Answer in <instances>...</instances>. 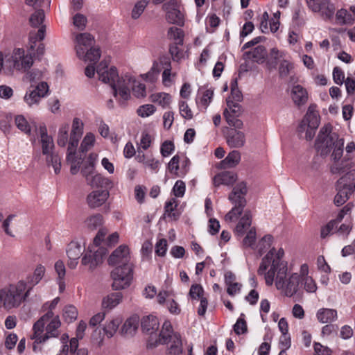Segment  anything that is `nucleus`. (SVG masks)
Masks as SVG:
<instances>
[{
  "instance_id": "de8ad7c7",
  "label": "nucleus",
  "mask_w": 355,
  "mask_h": 355,
  "mask_svg": "<svg viewBox=\"0 0 355 355\" xmlns=\"http://www.w3.org/2000/svg\"><path fill=\"white\" fill-rule=\"evenodd\" d=\"M78 317L77 309L73 305H67L63 309V318L67 322H71Z\"/></svg>"
},
{
  "instance_id": "a211bd4d",
  "label": "nucleus",
  "mask_w": 355,
  "mask_h": 355,
  "mask_svg": "<svg viewBox=\"0 0 355 355\" xmlns=\"http://www.w3.org/2000/svg\"><path fill=\"white\" fill-rule=\"evenodd\" d=\"M245 135L236 129H230L226 135V142L230 148H239L245 144Z\"/></svg>"
},
{
  "instance_id": "423d86ee",
  "label": "nucleus",
  "mask_w": 355,
  "mask_h": 355,
  "mask_svg": "<svg viewBox=\"0 0 355 355\" xmlns=\"http://www.w3.org/2000/svg\"><path fill=\"white\" fill-rule=\"evenodd\" d=\"M40 141L42 144V154L46 155L47 165L52 166L55 174H58L61 169V161L59 155L53 152L54 143L53 138L48 135L46 127H40Z\"/></svg>"
},
{
  "instance_id": "c03bdc74",
  "label": "nucleus",
  "mask_w": 355,
  "mask_h": 355,
  "mask_svg": "<svg viewBox=\"0 0 355 355\" xmlns=\"http://www.w3.org/2000/svg\"><path fill=\"white\" fill-rule=\"evenodd\" d=\"M35 10V12L31 15L29 21L32 26L39 27L40 25H42L45 15L43 8Z\"/></svg>"
},
{
  "instance_id": "0eeeda50",
  "label": "nucleus",
  "mask_w": 355,
  "mask_h": 355,
  "mask_svg": "<svg viewBox=\"0 0 355 355\" xmlns=\"http://www.w3.org/2000/svg\"><path fill=\"white\" fill-rule=\"evenodd\" d=\"M340 139L337 133L332 132L331 125L327 124L320 130L315 146L322 155L325 156L330 153L336 143Z\"/></svg>"
},
{
  "instance_id": "4468645a",
  "label": "nucleus",
  "mask_w": 355,
  "mask_h": 355,
  "mask_svg": "<svg viewBox=\"0 0 355 355\" xmlns=\"http://www.w3.org/2000/svg\"><path fill=\"white\" fill-rule=\"evenodd\" d=\"M129 248L125 245L118 247L110 256L108 263L111 266L125 267V266H132L130 263Z\"/></svg>"
},
{
  "instance_id": "412c9836",
  "label": "nucleus",
  "mask_w": 355,
  "mask_h": 355,
  "mask_svg": "<svg viewBox=\"0 0 355 355\" xmlns=\"http://www.w3.org/2000/svg\"><path fill=\"white\" fill-rule=\"evenodd\" d=\"M77 147H71L68 145L67 161L70 164V172L75 175L79 171L80 164L83 162L84 156L82 155H77L76 150Z\"/></svg>"
},
{
  "instance_id": "680f3d73",
  "label": "nucleus",
  "mask_w": 355,
  "mask_h": 355,
  "mask_svg": "<svg viewBox=\"0 0 355 355\" xmlns=\"http://www.w3.org/2000/svg\"><path fill=\"white\" fill-rule=\"evenodd\" d=\"M180 113L181 116L186 119H191L193 117V113L188 104L185 101H180L179 104Z\"/></svg>"
},
{
  "instance_id": "864d4df0",
  "label": "nucleus",
  "mask_w": 355,
  "mask_h": 355,
  "mask_svg": "<svg viewBox=\"0 0 355 355\" xmlns=\"http://www.w3.org/2000/svg\"><path fill=\"white\" fill-rule=\"evenodd\" d=\"M204 290L201 285L200 284H193L191 285L189 290V296L193 300H200L201 297H205L203 296Z\"/></svg>"
},
{
  "instance_id": "a878e982",
  "label": "nucleus",
  "mask_w": 355,
  "mask_h": 355,
  "mask_svg": "<svg viewBox=\"0 0 355 355\" xmlns=\"http://www.w3.org/2000/svg\"><path fill=\"white\" fill-rule=\"evenodd\" d=\"M122 299L121 293H111L103 298L101 306L103 309L111 310L119 304Z\"/></svg>"
},
{
  "instance_id": "a18cd8bd",
  "label": "nucleus",
  "mask_w": 355,
  "mask_h": 355,
  "mask_svg": "<svg viewBox=\"0 0 355 355\" xmlns=\"http://www.w3.org/2000/svg\"><path fill=\"white\" fill-rule=\"evenodd\" d=\"M132 81L131 83V85H130L129 90L130 91V88H132L133 94L137 98L144 97L146 96L145 85L137 81L132 77Z\"/></svg>"
},
{
  "instance_id": "393cba45",
  "label": "nucleus",
  "mask_w": 355,
  "mask_h": 355,
  "mask_svg": "<svg viewBox=\"0 0 355 355\" xmlns=\"http://www.w3.org/2000/svg\"><path fill=\"white\" fill-rule=\"evenodd\" d=\"M318 320L322 323H331L338 318V313L336 309L321 308L316 313Z\"/></svg>"
},
{
  "instance_id": "b1692460",
  "label": "nucleus",
  "mask_w": 355,
  "mask_h": 355,
  "mask_svg": "<svg viewBox=\"0 0 355 355\" xmlns=\"http://www.w3.org/2000/svg\"><path fill=\"white\" fill-rule=\"evenodd\" d=\"M241 161V153L234 150L228 153L227 157L223 159L218 165L221 169L232 168L236 167Z\"/></svg>"
},
{
  "instance_id": "0e129e2a",
  "label": "nucleus",
  "mask_w": 355,
  "mask_h": 355,
  "mask_svg": "<svg viewBox=\"0 0 355 355\" xmlns=\"http://www.w3.org/2000/svg\"><path fill=\"white\" fill-rule=\"evenodd\" d=\"M234 331L237 335L245 334L248 331L247 324L243 318H239L234 325Z\"/></svg>"
},
{
  "instance_id": "f3484780",
  "label": "nucleus",
  "mask_w": 355,
  "mask_h": 355,
  "mask_svg": "<svg viewBox=\"0 0 355 355\" xmlns=\"http://www.w3.org/2000/svg\"><path fill=\"white\" fill-rule=\"evenodd\" d=\"M108 197L109 192L106 190L93 191L87 195V203L91 209H95L103 205Z\"/></svg>"
},
{
  "instance_id": "338daca9",
  "label": "nucleus",
  "mask_w": 355,
  "mask_h": 355,
  "mask_svg": "<svg viewBox=\"0 0 355 355\" xmlns=\"http://www.w3.org/2000/svg\"><path fill=\"white\" fill-rule=\"evenodd\" d=\"M185 189V183L182 180H178L173 188V194L178 198L182 197L184 194Z\"/></svg>"
},
{
  "instance_id": "ddd939ff",
  "label": "nucleus",
  "mask_w": 355,
  "mask_h": 355,
  "mask_svg": "<svg viewBox=\"0 0 355 355\" xmlns=\"http://www.w3.org/2000/svg\"><path fill=\"white\" fill-rule=\"evenodd\" d=\"M107 253V250L104 247H100L94 252L92 250L86 252L82 258L83 265L88 266L89 269L93 270L97 266L103 262V257Z\"/></svg>"
},
{
  "instance_id": "4be33fe9",
  "label": "nucleus",
  "mask_w": 355,
  "mask_h": 355,
  "mask_svg": "<svg viewBox=\"0 0 355 355\" xmlns=\"http://www.w3.org/2000/svg\"><path fill=\"white\" fill-rule=\"evenodd\" d=\"M83 126L84 124L79 118L73 119L68 144L71 145V148L78 146L79 140L83 134Z\"/></svg>"
},
{
  "instance_id": "5fc2aeb1",
  "label": "nucleus",
  "mask_w": 355,
  "mask_h": 355,
  "mask_svg": "<svg viewBox=\"0 0 355 355\" xmlns=\"http://www.w3.org/2000/svg\"><path fill=\"white\" fill-rule=\"evenodd\" d=\"M176 207L177 202L175 199L173 198L168 202H166L164 206L165 214H166L168 217L176 219L178 216H176V214L173 212Z\"/></svg>"
},
{
  "instance_id": "6ab92c4d",
  "label": "nucleus",
  "mask_w": 355,
  "mask_h": 355,
  "mask_svg": "<svg viewBox=\"0 0 355 355\" xmlns=\"http://www.w3.org/2000/svg\"><path fill=\"white\" fill-rule=\"evenodd\" d=\"M237 180V175L233 171H225L216 174L213 178L214 187L232 186Z\"/></svg>"
},
{
  "instance_id": "3c124183",
  "label": "nucleus",
  "mask_w": 355,
  "mask_h": 355,
  "mask_svg": "<svg viewBox=\"0 0 355 355\" xmlns=\"http://www.w3.org/2000/svg\"><path fill=\"white\" fill-rule=\"evenodd\" d=\"M15 124L17 127L22 132L26 134L31 133V125H29L27 120L22 115H18L15 117Z\"/></svg>"
},
{
  "instance_id": "69168bd1",
  "label": "nucleus",
  "mask_w": 355,
  "mask_h": 355,
  "mask_svg": "<svg viewBox=\"0 0 355 355\" xmlns=\"http://www.w3.org/2000/svg\"><path fill=\"white\" fill-rule=\"evenodd\" d=\"M87 23V18L82 14H76L73 18V25L79 30L83 31Z\"/></svg>"
},
{
  "instance_id": "6e6d98bb",
  "label": "nucleus",
  "mask_w": 355,
  "mask_h": 355,
  "mask_svg": "<svg viewBox=\"0 0 355 355\" xmlns=\"http://www.w3.org/2000/svg\"><path fill=\"white\" fill-rule=\"evenodd\" d=\"M227 110H230V113L235 116H239L241 112V107L238 103H234L230 98L227 99Z\"/></svg>"
},
{
  "instance_id": "2f4dec72",
  "label": "nucleus",
  "mask_w": 355,
  "mask_h": 355,
  "mask_svg": "<svg viewBox=\"0 0 355 355\" xmlns=\"http://www.w3.org/2000/svg\"><path fill=\"white\" fill-rule=\"evenodd\" d=\"M84 55H77L79 59L85 62H92L96 63L101 58V49L98 46L93 45L90 48L84 51Z\"/></svg>"
},
{
  "instance_id": "72a5a7b5",
  "label": "nucleus",
  "mask_w": 355,
  "mask_h": 355,
  "mask_svg": "<svg viewBox=\"0 0 355 355\" xmlns=\"http://www.w3.org/2000/svg\"><path fill=\"white\" fill-rule=\"evenodd\" d=\"M251 222L252 216L250 212V211H245L243 216L240 219L235 227V233L238 236H243L245 230L250 226Z\"/></svg>"
},
{
  "instance_id": "7ed1b4c3",
  "label": "nucleus",
  "mask_w": 355,
  "mask_h": 355,
  "mask_svg": "<svg viewBox=\"0 0 355 355\" xmlns=\"http://www.w3.org/2000/svg\"><path fill=\"white\" fill-rule=\"evenodd\" d=\"M60 325L59 317L54 316L53 312L49 311L34 324L33 334L31 338L35 339V343L38 344L44 343L51 338L58 337Z\"/></svg>"
},
{
  "instance_id": "20e7f679",
  "label": "nucleus",
  "mask_w": 355,
  "mask_h": 355,
  "mask_svg": "<svg viewBox=\"0 0 355 355\" xmlns=\"http://www.w3.org/2000/svg\"><path fill=\"white\" fill-rule=\"evenodd\" d=\"M26 289L24 280L0 288V311L2 309L10 310L19 307L28 297V291H25Z\"/></svg>"
},
{
  "instance_id": "f257e3e1",
  "label": "nucleus",
  "mask_w": 355,
  "mask_h": 355,
  "mask_svg": "<svg viewBox=\"0 0 355 355\" xmlns=\"http://www.w3.org/2000/svg\"><path fill=\"white\" fill-rule=\"evenodd\" d=\"M284 251L282 248L277 250L272 248L262 259L258 269L259 275H264L266 284L272 285L282 290L287 297H292L298 290L300 275L294 272L288 275L287 262L283 259Z\"/></svg>"
},
{
  "instance_id": "4c0bfd02",
  "label": "nucleus",
  "mask_w": 355,
  "mask_h": 355,
  "mask_svg": "<svg viewBox=\"0 0 355 355\" xmlns=\"http://www.w3.org/2000/svg\"><path fill=\"white\" fill-rule=\"evenodd\" d=\"M85 225L87 229L90 230H94L97 227L101 226L103 223V218L102 215L99 214H96L94 215H92L91 216H89L85 220Z\"/></svg>"
},
{
  "instance_id": "e433bc0d",
  "label": "nucleus",
  "mask_w": 355,
  "mask_h": 355,
  "mask_svg": "<svg viewBox=\"0 0 355 355\" xmlns=\"http://www.w3.org/2000/svg\"><path fill=\"white\" fill-rule=\"evenodd\" d=\"M182 352V344L180 336L174 334L172 343L168 348V355H179Z\"/></svg>"
},
{
  "instance_id": "8fccbe9b",
  "label": "nucleus",
  "mask_w": 355,
  "mask_h": 355,
  "mask_svg": "<svg viewBox=\"0 0 355 355\" xmlns=\"http://www.w3.org/2000/svg\"><path fill=\"white\" fill-rule=\"evenodd\" d=\"M148 3V0H141L136 3L134 8L132 10L131 17L133 19H138L141 14L144 12L145 8Z\"/></svg>"
},
{
  "instance_id": "cd10ccee",
  "label": "nucleus",
  "mask_w": 355,
  "mask_h": 355,
  "mask_svg": "<svg viewBox=\"0 0 355 355\" xmlns=\"http://www.w3.org/2000/svg\"><path fill=\"white\" fill-rule=\"evenodd\" d=\"M243 56L245 59L252 60L258 63H262L267 56V51L263 46L259 45L252 51L245 52Z\"/></svg>"
},
{
  "instance_id": "f03ea898",
  "label": "nucleus",
  "mask_w": 355,
  "mask_h": 355,
  "mask_svg": "<svg viewBox=\"0 0 355 355\" xmlns=\"http://www.w3.org/2000/svg\"><path fill=\"white\" fill-rule=\"evenodd\" d=\"M96 73L100 80L111 86L115 97L119 94L120 103H123L130 98L129 87L132 81L130 75H125L119 78L116 68L115 67L109 68L106 60H102L98 64Z\"/></svg>"
},
{
  "instance_id": "ea45409f",
  "label": "nucleus",
  "mask_w": 355,
  "mask_h": 355,
  "mask_svg": "<svg viewBox=\"0 0 355 355\" xmlns=\"http://www.w3.org/2000/svg\"><path fill=\"white\" fill-rule=\"evenodd\" d=\"M121 322V320L120 318H113L105 324L103 327V331L108 338L114 336Z\"/></svg>"
},
{
  "instance_id": "dca6fc26",
  "label": "nucleus",
  "mask_w": 355,
  "mask_h": 355,
  "mask_svg": "<svg viewBox=\"0 0 355 355\" xmlns=\"http://www.w3.org/2000/svg\"><path fill=\"white\" fill-rule=\"evenodd\" d=\"M76 42L75 49L77 55H84V51L95 44L94 37L87 33L78 34L76 37Z\"/></svg>"
},
{
  "instance_id": "49530a36",
  "label": "nucleus",
  "mask_w": 355,
  "mask_h": 355,
  "mask_svg": "<svg viewBox=\"0 0 355 355\" xmlns=\"http://www.w3.org/2000/svg\"><path fill=\"white\" fill-rule=\"evenodd\" d=\"M223 115L227 121V123L230 126L234 127V129H241L243 128V121L237 119V116L232 115V114L230 113V111H228L227 109H225L224 110Z\"/></svg>"
},
{
  "instance_id": "79ce46f5",
  "label": "nucleus",
  "mask_w": 355,
  "mask_h": 355,
  "mask_svg": "<svg viewBox=\"0 0 355 355\" xmlns=\"http://www.w3.org/2000/svg\"><path fill=\"white\" fill-rule=\"evenodd\" d=\"M94 135L91 132L87 133L80 144V146L79 148L80 153L83 154L87 153L94 146Z\"/></svg>"
},
{
  "instance_id": "f8f14e48",
  "label": "nucleus",
  "mask_w": 355,
  "mask_h": 355,
  "mask_svg": "<svg viewBox=\"0 0 355 355\" xmlns=\"http://www.w3.org/2000/svg\"><path fill=\"white\" fill-rule=\"evenodd\" d=\"M8 61L12 62L13 68L22 71L30 69L33 64L32 57L28 55H25L22 49H15Z\"/></svg>"
},
{
  "instance_id": "37998d69",
  "label": "nucleus",
  "mask_w": 355,
  "mask_h": 355,
  "mask_svg": "<svg viewBox=\"0 0 355 355\" xmlns=\"http://www.w3.org/2000/svg\"><path fill=\"white\" fill-rule=\"evenodd\" d=\"M151 99L153 103H156L163 107L169 105L171 100V96L166 93H157L151 96Z\"/></svg>"
},
{
  "instance_id": "4d7b16f0",
  "label": "nucleus",
  "mask_w": 355,
  "mask_h": 355,
  "mask_svg": "<svg viewBox=\"0 0 355 355\" xmlns=\"http://www.w3.org/2000/svg\"><path fill=\"white\" fill-rule=\"evenodd\" d=\"M155 111V107L153 105L146 104L140 106L137 109V114L139 116L141 117H148L150 115L153 114Z\"/></svg>"
},
{
  "instance_id": "9b49d317",
  "label": "nucleus",
  "mask_w": 355,
  "mask_h": 355,
  "mask_svg": "<svg viewBox=\"0 0 355 355\" xmlns=\"http://www.w3.org/2000/svg\"><path fill=\"white\" fill-rule=\"evenodd\" d=\"M306 2L313 12H320L324 19H332L336 8L330 0H306Z\"/></svg>"
},
{
  "instance_id": "c756f323",
  "label": "nucleus",
  "mask_w": 355,
  "mask_h": 355,
  "mask_svg": "<svg viewBox=\"0 0 355 355\" xmlns=\"http://www.w3.org/2000/svg\"><path fill=\"white\" fill-rule=\"evenodd\" d=\"M138 317L133 316L127 319L121 327V334L125 336H132L138 328Z\"/></svg>"
},
{
  "instance_id": "bf43d9fd",
  "label": "nucleus",
  "mask_w": 355,
  "mask_h": 355,
  "mask_svg": "<svg viewBox=\"0 0 355 355\" xmlns=\"http://www.w3.org/2000/svg\"><path fill=\"white\" fill-rule=\"evenodd\" d=\"M337 227L336 220H331L326 225L321 228L320 236L322 239L326 238L329 236L333 230Z\"/></svg>"
},
{
  "instance_id": "774afa93",
  "label": "nucleus",
  "mask_w": 355,
  "mask_h": 355,
  "mask_svg": "<svg viewBox=\"0 0 355 355\" xmlns=\"http://www.w3.org/2000/svg\"><path fill=\"white\" fill-rule=\"evenodd\" d=\"M338 330V325L329 323L322 328L321 334L323 336H329L334 334L336 335Z\"/></svg>"
},
{
  "instance_id": "f704fd0d",
  "label": "nucleus",
  "mask_w": 355,
  "mask_h": 355,
  "mask_svg": "<svg viewBox=\"0 0 355 355\" xmlns=\"http://www.w3.org/2000/svg\"><path fill=\"white\" fill-rule=\"evenodd\" d=\"M308 127L317 128L320 123L319 116L314 110V107L310 105L304 119Z\"/></svg>"
},
{
  "instance_id": "58836bf2",
  "label": "nucleus",
  "mask_w": 355,
  "mask_h": 355,
  "mask_svg": "<svg viewBox=\"0 0 355 355\" xmlns=\"http://www.w3.org/2000/svg\"><path fill=\"white\" fill-rule=\"evenodd\" d=\"M198 94L202 95L200 98V103L206 109L212 100L214 90L211 89L201 87L198 90Z\"/></svg>"
},
{
  "instance_id": "9d476101",
  "label": "nucleus",
  "mask_w": 355,
  "mask_h": 355,
  "mask_svg": "<svg viewBox=\"0 0 355 355\" xmlns=\"http://www.w3.org/2000/svg\"><path fill=\"white\" fill-rule=\"evenodd\" d=\"M337 194L334 198V204L339 207L343 205L354 193L355 190V184L349 182L347 176L340 178L336 183Z\"/></svg>"
},
{
  "instance_id": "1a4fd4ad",
  "label": "nucleus",
  "mask_w": 355,
  "mask_h": 355,
  "mask_svg": "<svg viewBox=\"0 0 355 355\" xmlns=\"http://www.w3.org/2000/svg\"><path fill=\"white\" fill-rule=\"evenodd\" d=\"M162 8L166 12V19L168 23L180 26L184 25V16L180 10V4L177 0H169L164 3Z\"/></svg>"
},
{
  "instance_id": "e2e57ef3",
  "label": "nucleus",
  "mask_w": 355,
  "mask_h": 355,
  "mask_svg": "<svg viewBox=\"0 0 355 355\" xmlns=\"http://www.w3.org/2000/svg\"><path fill=\"white\" fill-rule=\"evenodd\" d=\"M256 241V230L252 228L243 240V244L245 247H252Z\"/></svg>"
},
{
  "instance_id": "603ef678",
  "label": "nucleus",
  "mask_w": 355,
  "mask_h": 355,
  "mask_svg": "<svg viewBox=\"0 0 355 355\" xmlns=\"http://www.w3.org/2000/svg\"><path fill=\"white\" fill-rule=\"evenodd\" d=\"M343 146L344 139H340L333 147L334 150L331 154V157L335 162H338L342 157L343 153Z\"/></svg>"
},
{
  "instance_id": "39448f33",
  "label": "nucleus",
  "mask_w": 355,
  "mask_h": 355,
  "mask_svg": "<svg viewBox=\"0 0 355 355\" xmlns=\"http://www.w3.org/2000/svg\"><path fill=\"white\" fill-rule=\"evenodd\" d=\"M247 192L248 189L245 182H239L233 188L232 192L228 196V199L234 205V207L225 215V220H235L241 215L243 208L245 207L247 203L245 200Z\"/></svg>"
},
{
  "instance_id": "09e8293b",
  "label": "nucleus",
  "mask_w": 355,
  "mask_h": 355,
  "mask_svg": "<svg viewBox=\"0 0 355 355\" xmlns=\"http://www.w3.org/2000/svg\"><path fill=\"white\" fill-rule=\"evenodd\" d=\"M336 18L340 24H349L353 21L352 15L345 9L338 10L336 14Z\"/></svg>"
},
{
  "instance_id": "052dcab7",
  "label": "nucleus",
  "mask_w": 355,
  "mask_h": 355,
  "mask_svg": "<svg viewBox=\"0 0 355 355\" xmlns=\"http://www.w3.org/2000/svg\"><path fill=\"white\" fill-rule=\"evenodd\" d=\"M293 67L291 63L288 62L287 60H283L279 68V73L281 78H285L287 77L290 71L293 69Z\"/></svg>"
},
{
  "instance_id": "a19ab883",
  "label": "nucleus",
  "mask_w": 355,
  "mask_h": 355,
  "mask_svg": "<svg viewBox=\"0 0 355 355\" xmlns=\"http://www.w3.org/2000/svg\"><path fill=\"white\" fill-rule=\"evenodd\" d=\"M183 31L178 27H171L168 31V37L175 42L176 44H183Z\"/></svg>"
},
{
  "instance_id": "6e6552de",
  "label": "nucleus",
  "mask_w": 355,
  "mask_h": 355,
  "mask_svg": "<svg viewBox=\"0 0 355 355\" xmlns=\"http://www.w3.org/2000/svg\"><path fill=\"white\" fill-rule=\"evenodd\" d=\"M113 290L118 291L129 287L133 279V268L132 266L116 267L111 272Z\"/></svg>"
},
{
  "instance_id": "aec40b11",
  "label": "nucleus",
  "mask_w": 355,
  "mask_h": 355,
  "mask_svg": "<svg viewBox=\"0 0 355 355\" xmlns=\"http://www.w3.org/2000/svg\"><path fill=\"white\" fill-rule=\"evenodd\" d=\"M83 254L80 244L77 242H71L67 248V254L69 258L68 266L74 269L77 264L78 260Z\"/></svg>"
},
{
  "instance_id": "473e14b6",
  "label": "nucleus",
  "mask_w": 355,
  "mask_h": 355,
  "mask_svg": "<svg viewBox=\"0 0 355 355\" xmlns=\"http://www.w3.org/2000/svg\"><path fill=\"white\" fill-rule=\"evenodd\" d=\"M173 329L169 321H165L162 325V330L159 333V337L157 341L159 344H165L168 342L169 339L173 340Z\"/></svg>"
},
{
  "instance_id": "2eb2a0df",
  "label": "nucleus",
  "mask_w": 355,
  "mask_h": 355,
  "mask_svg": "<svg viewBox=\"0 0 355 355\" xmlns=\"http://www.w3.org/2000/svg\"><path fill=\"white\" fill-rule=\"evenodd\" d=\"M49 92V85L46 82L40 83L35 89L27 92L24 99L28 106L38 105L40 100L45 97Z\"/></svg>"
},
{
  "instance_id": "c85d7f7f",
  "label": "nucleus",
  "mask_w": 355,
  "mask_h": 355,
  "mask_svg": "<svg viewBox=\"0 0 355 355\" xmlns=\"http://www.w3.org/2000/svg\"><path fill=\"white\" fill-rule=\"evenodd\" d=\"M291 98L295 105H304L308 100L306 90L300 85H295L291 90Z\"/></svg>"
},
{
  "instance_id": "7c9ffc66",
  "label": "nucleus",
  "mask_w": 355,
  "mask_h": 355,
  "mask_svg": "<svg viewBox=\"0 0 355 355\" xmlns=\"http://www.w3.org/2000/svg\"><path fill=\"white\" fill-rule=\"evenodd\" d=\"M86 182L87 184L92 187L110 188L112 187V182L101 174H94L91 178H87Z\"/></svg>"
},
{
  "instance_id": "13d9d810",
  "label": "nucleus",
  "mask_w": 355,
  "mask_h": 355,
  "mask_svg": "<svg viewBox=\"0 0 355 355\" xmlns=\"http://www.w3.org/2000/svg\"><path fill=\"white\" fill-rule=\"evenodd\" d=\"M304 282V287L308 293H315L317 290V285L312 277L309 276L304 277L302 279Z\"/></svg>"
},
{
  "instance_id": "5701e85b",
  "label": "nucleus",
  "mask_w": 355,
  "mask_h": 355,
  "mask_svg": "<svg viewBox=\"0 0 355 355\" xmlns=\"http://www.w3.org/2000/svg\"><path fill=\"white\" fill-rule=\"evenodd\" d=\"M45 267L39 264L35 269L33 274L27 277L26 281L24 282L26 283V289L25 291H28V296L33 288L42 280L45 274Z\"/></svg>"
},
{
  "instance_id": "bb28decb",
  "label": "nucleus",
  "mask_w": 355,
  "mask_h": 355,
  "mask_svg": "<svg viewBox=\"0 0 355 355\" xmlns=\"http://www.w3.org/2000/svg\"><path fill=\"white\" fill-rule=\"evenodd\" d=\"M159 325L158 319L153 315L145 316L141 319V329L143 331L148 334L155 332L158 329Z\"/></svg>"
},
{
  "instance_id": "c9c22d12",
  "label": "nucleus",
  "mask_w": 355,
  "mask_h": 355,
  "mask_svg": "<svg viewBox=\"0 0 355 355\" xmlns=\"http://www.w3.org/2000/svg\"><path fill=\"white\" fill-rule=\"evenodd\" d=\"M69 125L68 123L62 124L61 127L59 128L57 139V144L58 146L61 147H64L67 143L69 144Z\"/></svg>"
}]
</instances>
